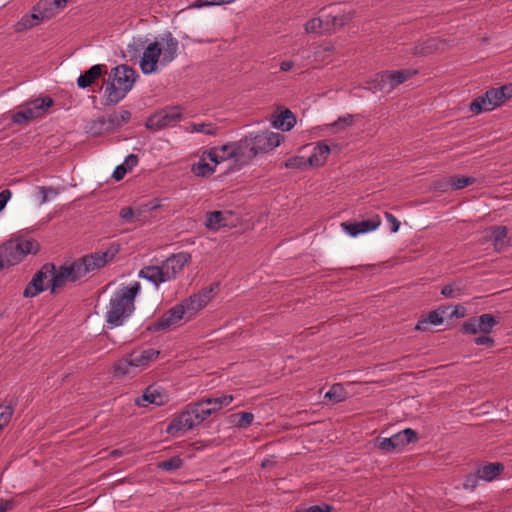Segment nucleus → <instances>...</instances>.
Masks as SVG:
<instances>
[{
    "label": "nucleus",
    "mask_w": 512,
    "mask_h": 512,
    "mask_svg": "<svg viewBox=\"0 0 512 512\" xmlns=\"http://www.w3.org/2000/svg\"><path fill=\"white\" fill-rule=\"evenodd\" d=\"M147 209L149 212H152L160 207H162V201L161 199L155 198L147 203H145Z\"/></svg>",
    "instance_id": "obj_64"
},
{
    "label": "nucleus",
    "mask_w": 512,
    "mask_h": 512,
    "mask_svg": "<svg viewBox=\"0 0 512 512\" xmlns=\"http://www.w3.org/2000/svg\"><path fill=\"white\" fill-rule=\"evenodd\" d=\"M111 76L113 78L112 82H115L116 85L124 88L128 92L132 89L138 77L136 71L127 65L115 67L111 72Z\"/></svg>",
    "instance_id": "obj_19"
},
{
    "label": "nucleus",
    "mask_w": 512,
    "mask_h": 512,
    "mask_svg": "<svg viewBox=\"0 0 512 512\" xmlns=\"http://www.w3.org/2000/svg\"><path fill=\"white\" fill-rule=\"evenodd\" d=\"M40 245L36 240L13 238L0 245V270L18 264L28 254H36Z\"/></svg>",
    "instance_id": "obj_3"
},
{
    "label": "nucleus",
    "mask_w": 512,
    "mask_h": 512,
    "mask_svg": "<svg viewBox=\"0 0 512 512\" xmlns=\"http://www.w3.org/2000/svg\"><path fill=\"white\" fill-rule=\"evenodd\" d=\"M128 172L125 165H119L116 167V169L113 172V178L117 181H120L124 178L125 174Z\"/></svg>",
    "instance_id": "obj_62"
},
{
    "label": "nucleus",
    "mask_w": 512,
    "mask_h": 512,
    "mask_svg": "<svg viewBox=\"0 0 512 512\" xmlns=\"http://www.w3.org/2000/svg\"><path fill=\"white\" fill-rule=\"evenodd\" d=\"M333 403H339L346 398V391L341 384H334L324 396Z\"/></svg>",
    "instance_id": "obj_43"
},
{
    "label": "nucleus",
    "mask_w": 512,
    "mask_h": 512,
    "mask_svg": "<svg viewBox=\"0 0 512 512\" xmlns=\"http://www.w3.org/2000/svg\"><path fill=\"white\" fill-rule=\"evenodd\" d=\"M138 163V157L135 154H130L126 157L124 163L122 165H125L128 171H130L134 166H136Z\"/></svg>",
    "instance_id": "obj_61"
},
{
    "label": "nucleus",
    "mask_w": 512,
    "mask_h": 512,
    "mask_svg": "<svg viewBox=\"0 0 512 512\" xmlns=\"http://www.w3.org/2000/svg\"><path fill=\"white\" fill-rule=\"evenodd\" d=\"M325 18V29L324 32H329L330 27L334 30L343 29L350 18L346 15H324Z\"/></svg>",
    "instance_id": "obj_39"
},
{
    "label": "nucleus",
    "mask_w": 512,
    "mask_h": 512,
    "mask_svg": "<svg viewBox=\"0 0 512 512\" xmlns=\"http://www.w3.org/2000/svg\"><path fill=\"white\" fill-rule=\"evenodd\" d=\"M418 440L417 432L411 428H406L389 438L377 437L374 446L384 452H391L401 449L410 443Z\"/></svg>",
    "instance_id": "obj_7"
},
{
    "label": "nucleus",
    "mask_w": 512,
    "mask_h": 512,
    "mask_svg": "<svg viewBox=\"0 0 512 512\" xmlns=\"http://www.w3.org/2000/svg\"><path fill=\"white\" fill-rule=\"evenodd\" d=\"M106 105H115L120 102L128 93L124 88L115 84V82L107 83L105 87Z\"/></svg>",
    "instance_id": "obj_30"
},
{
    "label": "nucleus",
    "mask_w": 512,
    "mask_h": 512,
    "mask_svg": "<svg viewBox=\"0 0 512 512\" xmlns=\"http://www.w3.org/2000/svg\"><path fill=\"white\" fill-rule=\"evenodd\" d=\"M443 323V317L438 313V311H431L429 314L418 321L415 329L425 331L429 328V325H440Z\"/></svg>",
    "instance_id": "obj_40"
},
{
    "label": "nucleus",
    "mask_w": 512,
    "mask_h": 512,
    "mask_svg": "<svg viewBox=\"0 0 512 512\" xmlns=\"http://www.w3.org/2000/svg\"><path fill=\"white\" fill-rule=\"evenodd\" d=\"M489 334H482L474 339L476 345H486L488 347L494 346V339L488 336Z\"/></svg>",
    "instance_id": "obj_56"
},
{
    "label": "nucleus",
    "mask_w": 512,
    "mask_h": 512,
    "mask_svg": "<svg viewBox=\"0 0 512 512\" xmlns=\"http://www.w3.org/2000/svg\"><path fill=\"white\" fill-rule=\"evenodd\" d=\"M119 249L118 244H111L105 251L91 253L74 261L73 263L80 279L112 261L119 252Z\"/></svg>",
    "instance_id": "obj_5"
},
{
    "label": "nucleus",
    "mask_w": 512,
    "mask_h": 512,
    "mask_svg": "<svg viewBox=\"0 0 512 512\" xmlns=\"http://www.w3.org/2000/svg\"><path fill=\"white\" fill-rule=\"evenodd\" d=\"M11 196L12 192L9 189H4L0 192V211H2L5 208Z\"/></svg>",
    "instance_id": "obj_60"
},
{
    "label": "nucleus",
    "mask_w": 512,
    "mask_h": 512,
    "mask_svg": "<svg viewBox=\"0 0 512 512\" xmlns=\"http://www.w3.org/2000/svg\"><path fill=\"white\" fill-rule=\"evenodd\" d=\"M431 189L437 192H447L452 190L451 176L440 178L433 182Z\"/></svg>",
    "instance_id": "obj_50"
},
{
    "label": "nucleus",
    "mask_w": 512,
    "mask_h": 512,
    "mask_svg": "<svg viewBox=\"0 0 512 512\" xmlns=\"http://www.w3.org/2000/svg\"><path fill=\"white\" fill-rule=\"evenodd\" d=\"M52 105L53 99L48 96L44 98H37L26 103V107L31 109L36 118L43 115Z\"/></svg>",
    "instance_id": "obj_36"
},
{
    "label": "nucleus",
    "mask_w": 512,
    "mask_h": 512,
    "mask_svg": "<svg viewBox=\"0 0 512 512\" xmlns=\"http://www.w3.org/2000/svg\"><path fill=\"white\" fill-rule=\"evenodd\" d=\"M119 217L124 223H136L134 208L132 207H123L119 212Z\"/></svg>",
    "instance_id": "obj_52"
},
{
    "label": "nucleus",
    "mask_w": 512,
    "mask_h": 512,
    "mask_svg": "<svg viewBox=\"0 0 512 512\" xmlns=\"http://www.w3.org/2000/svg\"><path fill=\"white\" fill-rule=\"evenodd\" d=\"M206 160H208L207 155H204L203 153L200 161L192 165L191 171L194 175L199 177H207L215 172L216 165L214 163L213 165H210L206 162Z\"/></svg>",
    "instance_id": "obj_38"
},
{
    "label": "nucleus",
    "mask_w": 512,
    "mask_h": 512,
    "mask_svg": "<svg viewBox=\"0 0 512 512\" xmlns=\"http://www.w3.org/2000/svg\"><path fill=\"white\" fill-rule=\"evenodd\" d=\"M254 420L253 413L250 412H239L230 415L229 422L233 424L235 427L239 428H247L249 427Z\"/></svg>",
    "instance_id": "obj_41"
},
{
    "label": "nucleus",
    "mask_w": 512,
    "mask_h": 512,
    "mask_svg": "<svg viewBox=\"0 0 512 512\" xmlns=\"http://www.w3.org/2000/svg\"><path fill=\"white\" fill-rule=\"evenodd\" d=\"M182 466L183 460L179 456H174L157 464V467L163 471H176Z\"/></svg>",
    "instance_id": "obj_45"
},
{
    "label": "nucleus",
    "mask_w": 512,
    "mask_h": 512,
    "mask_svg": "<svg viewBox=\"0 0 512 512\" xmlns=\"http://www.w3.org/2000/svg\"><path fill=\"white\" fill-rule=\"evenodd\" d=\"M182 111L179 106L166 107L150 115L145 123L149 130L159 131L181 121Z\"/></svg>",
    "instance_id": "obj_6"
},
{
    "label": "nucleus",
    "mask_w": 512,
    "mask_h": 512,
    "mask_svg": "<svg viewBox=\"0 0 512 512\" xmlns=\"http://www.w3.org/2000/svg\"><path fill=\"white\" fill-rule=\"evenodd\" d=\"M55 11L50 0H40L33 7L32 13L29 16H24L19 24L22 26V29H31L38 25L39 22L51 19Z\"/></svg>",
    "instance_id": "obj_9"
},
{
    "label": "nucleus",
    "mask_w": 512,
    "mask_h": 512,
    "mask_svg": "<svg viewBox=\"0 0 512 512\" xmlns=\"http://www.w3.org/2000/svg\"><path fill=\"white\" fill-rule=\"evenodd\" d=\"M232 395H221L220 397H208L204 398V403H206L209 408L215 413L222 409L224 406H228L233 401Z\"/></svg>",
    "instance_id": "obj_42"
},
{
    "label": "nucleus",
    "mask_w": 512,
    "mask_h": 512,
    "mask_svg": "<svg viewBox=\"0 0 512 512\" xmlns=\"http://www.w3.org/2000/svg\"><path fill=\"white\" fill-rule=\"evenodd\" d=\"M182 319H186V314L181 304H177L166 311L157 321L147 326V331L158 332L167 330L177 325Z\"/></svg>",
    "instance_id": "obj_12"
},
{
    "label": "nucleus",
    "mask_w": 512,
    "mask_h": 512,
    "mask_svg": "<svg viewBox=\"0 0 512 512\" xmlns=\"http://www.w3.org/2000/svg\"><path fill=\"white\" fill-rule=\"evenodd\" d=\"M318 29H325V18L324 15L318 18H312L304 24V32H317Z\"/></svg>",
    "instance_id": "obj_48"
},
{
    "label": "nucleus",
    "mask_w": 512,
    "mask_h": 512,
    "mask_svg": "<svg viewBox=\"0 0 512 512\" xmlns=\"http://www.w3.org/2000/svg\"><path fill=\"white\" fill-rule=\"evenodd\" d=\"M254 148L259 153H267L278 147L284 137L275 132L263 131L256 134H250Z\"/></svg>",
    "instance_id": "obj_14"
},
{
    "label": "nucleus",
    "mask_w": 512,
    "mask_h": 512,
    "mask_svg": "<svg viewBox=\"0 0 512 512\" xmlns=\"http://www.w3.org/2000/svg\"><path fill=\"white\" fill-rule=\"evenodd\" d=\"M154 43L159 44V50L162 56L161 63L163 65L172 62L177 56L178 41L172 37V34H167L165 37L161 38L160 41H155Z\"/></svg>",
    "instance_id": "obj_22"
},
{
    "label": "nucleus",
    "mask_w": 512,
    "mask_h": 512,
    "mask_svg": "<svg viewBox=\"0 0 512 512\" xmlns=\"http://www.w3.org/2000/svg\"><path fill=\"white\" fill-rule=\"evenodd\" d=\"M191 261V254L188 252H179L172 254L162 262L163 269L166 273V279L169 281L175 279L182 272L185 265Z\"/></svg>",
    "instance_id": "obj_15"
},
{
    "label": "nucleus",
    "mask_w": 512,
    "mask_h": 512,
    "mask_svg": "<svg viewBox=\"0 0 512 512\" xmlns=\"http://www.w3.org/2000/svg\"><path fill=\"white\" fill-rule=\"evenodd\" d=\"M214 412L209 406L200 400L194 404L188 405L179 415L173 418L166 431L170 435H175L180 431H187L200 425Z\"/></svg>",
    "instance_id": "obj_2"
},
{
    "label": "nucleus",
    "mask_w": 512,
    "mask_h": 512,
    "mask_svg": "<svg viewBox=\"0 0 512 512\" xmlns=\"http://www.w3.org/2000/svg\"><path fill=\"white\" fill-rule=\"evenodd\" d=\"M285 167L289 169H305L309 167L308 159L302 156H294L286 160Z\"/></svg>",
    "instance_id": "obj_49"
},
{
    "label": "nucleus",
    "mask_w": 512,
    "mask_h": 512,
    "mask_svg": "<svg viewBox=\"0 0 512 512\" xmlns=\"http://www.w3.org/2000/svg\"><path fill=\"white\" fill-rule=\"evenodd\" d=\"M161 51L158 43H150L140 59V68L144 74H152L157 71V64L161 62Z\"/></svg>",
    "instance_id": "obj_16"
},
{
    "label": "nucleus",
    "mask_w": 512,
    "mask_h": 512,
    "mask_svg": "<svg viewBox=\"0 0 512 512\" xmlns=\"http://www.w3.org/2000/svg\"><path fill=\"white\" fill-rule=\"evenodd\" d=\"M105 72L104 65H94L88 69L84 74L80 75L77 79V84L80 88L89 87L95 80H97L102 73Z\"/></svg>",
    "instance_id": "obj_29"
},
{
    "label": "nucleus",
    "mask_w": 512,
    "mask_h": 512,
    "mask_svg": "<svg viewBox=\"0 0 512 512\" xmlns=\"http://www.w3.org/2000/svg\"><path fill=\"white\" fill-rule=\"evenodd\" d=\"M390 80L389 70L378 73L371 81L367 83V89L373 93L378 91L390 93L393 91Z\"/></svg>",
    "instance_id": "obj_25"
},
{
    "label": "nucleus",
    "mask_w": 512,
    "mask_h": 512,
    "mask_svg": "<svg viewBox=\"0 0 512 512\" xmlns=\"http://www.w3.org/2000/svg\"><path fill=\"white\" fill-rule=\"evenodd\" d=\"M476 182V179L471 176L452 175L451 184L452 190H460L467 186H470Z\"/></svg>",
    "instance_id": "obj_44"
},
{
    "label": "nucleus",
    "mask_w": 512,
    "mask_h": 512,
    "mask_svg": "<svg viewBox=\"0 0 512 512\" xmlns=\"http://www.w3.org/2000/svg\"><path fill=\"white\" fill-rule=\"evenodd\" d=\"M51 293H57V290L63 287L67 282H75L80 279L74 263L70 265L60 266L58 270H53V274L49 277Z\"/></svg>",
    "instance_id": "obj_13"
},
{
    "label": "nucleus",
    "mask_w": 512,
    "mask_h": 512,
    "mask_svg": "<svg viewBox=\"0 0 512 512\" xmlns=\"http://www.w3.org/2000/svg\"><path fill=\"white\" fill-rule=\"evenodd\" d=\"M353 124V116L348 114L344 117H339L338 120L330 124L331 127L344 129L346 127H349Z\"/></svg>",
    "instance_id": "obj_53"
},
{
    "label": "nucleus",
    "mask_w": 512,
    "mask_h": 512,
    "mask_svg": "<svg viewBox=\"0 0 512 512\" xmlns=\"http://www.w3.org/2000/svg\"><path fill=\"white\" fill-rule=\"evenodd\" d=\"M503 470L504 466L501 463H487L477 468L481 480L488 482L494 480Z\"/></svg>",
    "instance_id": "obj_33"
},
{
    "label": "nucleus",
    "mask_w": 512,
    "mask_h": 512,
    "mask_svg": "<svg viewBox=\"0 0 512 512\" xmlns=\"http://www.w3.org/2000/svg\"><path fill=\"white\" fill-rule=\"evenodd\" d=\"M139 277L147 279L148 281L154 283L156 286L160 283L169 281L166 279V273L163 269V264L161 266H145L139 272Z\"/></svg>",
    "instance_id": "obj_27"
},
{
    "label": "nucleus",
    "mask_w": 512,
    "mask_h": 512,
    "mask_svg": "<svg viewBox=\"0 0 512 512\" xmlns=\"http://www.w3.org/2000/svg\"><path fill=\"white\" fill-rule=\"evenodd\" d=\"M148 212H149V210L147 209L145 204H142V205L136 207L134 209L136 223H140V224L145 223V221L147 219L146 213H148Z\"/></svg>",
    "instance_id": "obj_55"
},
{
    "label": "nucleus",
    "mask_w": 512,
    "mask_h": 512,
    "mask_svg": "<svg viewBox=\"0 0 512 512\" xmlns=\"http://www.w3.org/2000/svg\"><path fill=\"white\" fill-rule=\"evenodd\" d=\"M39 193L41 194V204H44L48 201V192H52L54 195H56V191L52 188L47 189L43 186L38 187Z\"/></svg>",
    "instance_id": "obj_63"
},
{
    "label": "nucleus",
    "mask_w": 512,
    "mask_h": 512,
    "mask_svg": "<svg viewBox=\"0 0 512 512\" xmlns=\"http://www.w3.org/2000/svg\"><path fill=\"white\" fill-rule=\"evenodd\" d=\"M232 216L231 211H212L207 213L205 225L212 230H218L228 226V218Z\"/></svg>",
    "instance_id": "obj_26"
},
{
    "label": "nucleus",
    "mask_w": 512,
    "mask_h": 512,
    "mask_svg": "<svg viewBox=\"0 0 512 512\" xmlns=\"http://www.w3.org/2000/svg\"><path fill=\"white\" fill-rule=\"evenodd\" d=\"M479 480H481V478L477 471L475 473L468 474L464 480L463 488L473 491L477 487Z\"/></svg>",
    "instance_id": "obj_51"
},
{
    "label": "nucleus",
    "mask_w": 512,
    "mask_h": 512,
    "mask_svg": "<svg viewBox=\"0 0 512 512\" xmlns=\"http://www.w3.org/2000/svg\"><path fill=\"white\" fill-rule=\"evenodd\" d=\"M498 320L492 314H482L480 316L471 317L463 322L462 331L466 334H490Z\"/></svg>",
    "instance_id": "obj_11"
},
{
    "label": "nucleus",
    "mask_w": 512,
    "mask_h": 512,
    "mask_svg": "<svg viewBox=\"0 0 512 512\" xmlns=\"http://www.w3.org/2000/svg\"><path fill=\"white\" fill-rule=\"evenodd\" d=\"M381 224L379 215H375L370 219L360 222H343L341 223L342 229L352 237L362 233H367L376 230Z\"/></svg>",
    "instance_id": "obj_17"
},
{
    "label": "nucleus",
    "mask_w": 512,
    "mask_h": 512,
    "mask_svg": "<svg viewBox=\"0 0 512 512\" xmlns=\"http://www.w3.org/2000/svg\"><path fill=\"white\" fill-rule=\"evenodd\" d=\"M54 269L55 265L53 263L44 264L41 269L34 274L31 281L24 289L23 296L26 298H32L50 287L48 281L50 280L49 277L53 274Z\"/></svg>",
    "instance_id": "obj_8"
},
{
    "label": "nucleus",
    "mask_w": 512,
    "mask_h": 512,
    "mask_svg": "<svg viewBox=\"0 0 512 512\" xmlns=\"http://www.w3.org/2000/svg\"><path fill=\"white\" fill-rule=\"evenodd\" d=\"M461 289L457 287L455 284H448L445 285L442 290L441 294L445 297L453 298L458 295H460Z\"/></svg>",
    "instance_id": "obj_54"
},
{
    "label": "nucleus",
    "mask_w": 512,
    "mask_h": 512,
    "mask_svg": "<svg viewBox=\"0 0 512 512\" xmlns=\"http://www.w3.org/2000/svg\"><path fill=\"white\" fill-rule=\"evenodd\" d=\"M135 367L129 355L117 361L113 366V375L116 378H122L134 374Z\"/></svg>",
    "instance_id": "obj_35"
},
{
    "label": "nucleus",
    "mask_w": 512,
    "mask_h": 512,
    "mask_svg": "<svg viewBox=\"0 0 512 512\" xmlns=\"http://www.w3.org/2000/svg\"><path fill=\"white\" fill-rule=\"evenodd\" d=\"M224 4L223 0H196L190 5L192 8H200L203 6L221 5Z\"/></svg>",
    "instance_id": "obj_57"
},
{
    "label": "nucleus",
    "mask_w": 512,
    "mask_h": 512,
    "mask_svg": "<svg viewBox=\"0 0 512 512\" xmlns=\"http://www.w3.org/2000/svg\"><path fill=\"white\" fill-rule=\"evenodd\" d=\"M188 133H202L208 136H215L219 132V127L213 122H192L185 127Z\"/></svg>",
    "instance_id": "obj_31"
},
{
    "label": "nucleus",
    "mask_w": 512,
    "mask_h": 512,
    "mask_svg": "<svg viewBox=\"0 0 512 512\" xmlns=\"http://www.w3.org/2000/svg\"><path fill=\"white\" fill-rule=\"evenodd\" d=\"M139 282L122 287L111 297L107 306L105 318L109 328L121 326L131 316L135 309L134 301L140 292Z\"/></svg>",
    "instance_id": "obj_1"
},
{
    "label": "nucleus",
    "mask_w": 512,
    "mask_h": 512,
    "mask_svg": "<svg viewBox=\"0 0 512 512\" xmlns=\"http://www.w3.org/2000/svg\"><path fill=\"white\" fill-rule=\"evenodd\" d=\"M232 143L235 152V161L237 162H246L258 155L254 148L250 135L244 137L238 142Z\"/></svg>",
    "instance_id": "obj_20"
},
{
    "label": "nucleus",
    "mask_w": 512,
    "mask_h": 512,
    "mask_svg": "<svg viewBox=\"0 0 512 512\" xmlns=\"http://www.w3.org/2000/svg\"><path fill=\"white\" fill-rule=\"evenodd\" d=\"M169 401V394L158 385L148 386L141 398L136 399V404L146 406L147 404H155L161 406Z\"/></svg>",
    "instance_id": "obj_18"
},
{
    "label": "nucleus",
    "mask_w": 512,
    "mask_h": 512,
    "mask_svg": "<svg viewBox=\"0 0 512 512\" xmlns=\"http://www.w3.org/2000/svg\"><path fill=\"white\" fill-rule=\"evenodd\" d=\"M14 413V406L10 403L8 405H0V430H3L11 421Z\"/></svg>",
    "instance_id": "obj_47"
},
{
    "label": "nucleus",
    "mask_w": 512,
    "mask_h": 512,
    "mask_svg": "<svg viewBox=\"0 0 512 512\" xmlns=\"http://www.w3.org/2000/svg\"><path fill=\"white\" fill-rule=\"evenodd\" d=\"M418 73L416 69L389 70L393 90Z\"/></svg>",
    "instance_id": "obj_34"
},
{
    "label": "nucleus",
    "mask_w": 512,
    "mask_h": 512,
    "mask_svg": "<svg viewBox=\"0 0 512 512\" xmlns=\"http://www.w3.org/2000/svg\"><path fill=\"white\" fill-rule=\"evenodd\" d=\"M160 352L156 349L149 348L141 351H133L129 354V357L134 365L135 369L145 368L150 362L155 361Z\"/></svg>",
    "instance_id": "obj_24"
},
{
    "label": "nucleus",
    "mask_w": 512,
    "mask_h": 512,
    "mask_svg": "<svg viewBox=\"0 0 512 512\" xmlns=\"http://www.w3.org/2000/svg\"><path fill=\"white\" fill-rule=\"evenodd\" d=\"M35 118V114H33L30 108L26 107V104L12 116V120L16 124H23Z\"/></svg>",
    "instance_id": "obj_46"
},
{
    "label": "nucleus",
    "mask_w": 512,
    "mask_h": 512,
    "mask_svg": "<svg viewBox=\"0 0 512 512\" xmlns=\"http://www.w3.org/2000/svg\"><path fill=\"white\" fill-rule=\"evenodd\" d=\"M272 124L277 129H281L282 131H289L296 124V117L290 110L287 109L277 115L273 119Z\"/></svg>",
    "instance_id": "obj_32"
},
{
    "label": "nucleus",
    "mask_w": 512,
    "mask_h": 512,
    "mask_svg": "<svg viewBox=\"0 0 512 512\" xmlns=\"http://www.w3.org/2000/svg\"><path fill=\"white\" fill-rule=\"evenodd\" d=\"M511 99L512 83L487 90L483 95L475 98L469 108L472 113L478 115L482 112L492 111Z\"/></svg>",
    "instance_id": "obj_4"
},
{
    "label": "nucleus",
    "mask_w": 512,
    "mask_h": 512,
    "mask_svg": "<svg viewBox=\"0 0 512 512\" xmlns=\"http://www.w3.org/2000/svg\"><path fill=\"white\" fill-rule=\"evenodd\" d=\"M487 237L493 241L496 250L500 251L504 247V239L507 236V228L505 226H492L488 230Z\"/></svg>",
    "instance_id": "obj_37"
},
{
    "label": "nucleus",
    "mask_w": 512,
    "mask_h": 512,
    "mask_svg": "<svg viewBox=\"0 0 512 512\" xmlns=\"http://www.w3.org/2000/svg\"><path fill=\"white\" fill-rule=\"evenodd\" d=\"M330 147L325 142H319L308 158L309 166H322L330 154Z\"/></svg>",
    "instance_id": "obj_28"
},
{
    "label": "nucleus",
    "mask_w": 512,
    "mask_h": 512,
    "mask_svg": "<svg viewBox=\"0 0 512 512\" xmlns=\"http://www.w3.org/2000/svg\"><path fill=\"white\" fill-rule=\"evenodd\" d=\"M213 290V286L203 288L180 303L186 314V320H191L210 302Z\"/></svg>",
    "instance_id": "obj_10"
},
{
    "label": "nucleus",
    "mask_w": 512,
    "mask_h": 512,
    "mask_svg": "<svg viewBox=\"0 0 512 512\" xmlns=\"http://www.w3.org/2000/svg\"><path fill=\"white\" fill-rule=\"evenodd\" d=\"M233 143H227L220 147H212L209 150L204 151V155H207L208 160H210L215 165L226 161L228 159H235Z\"/></svg>",
    "instance_id": "obj_23"
},
{
    "label": "nucleus",
    "mask_w": 512,
    "mask_h": 512,
    "mask_svg": "<svg viewBox=\"0 0 512 512\" xmlns=\"http://www.w3.org/2000/svg\"><path fill=\"white\" fill-rule=\"evenodd\" d=\"M449 47L446 40L440 37H427L421 40L418 45L414 47L415 55H428L436 51H443Z\"/></svg>",
    "instance_id": "obj_21"
},
{
    "label": "nucleus",
    "mask_w": 512,
    "mask_h": 512,
    "mask_svg": "<svg viewBox=\"0 0 512 512\" xmlns=\"http://www.w3.org/2000/svg\"><path fill=\"white\" fill-rule=\"evenodd\" d=\"M332 508L329 505L320 506H311L309 508L297 509L295 512H331Z\"/></svg>",
    "instance_id": "obj_59"
},
{
    "label": "nucleus",
    "mask_w": 512,
    "mask_h": 512,
    "mask_svg": "<svg viewBox=\"0 0 512 512\" xmlns=\"http://www.w3.org/2000/svg\"><path fill=\"white\" fill-rule=\"evenodd\" d=\"M385 218L388 221V223L391 225V232L396 233L399 230L400 222L398 219L391 213L386 212Z\"/></svg>",
    "instance_id": "obj_58"
}]
</instances>
